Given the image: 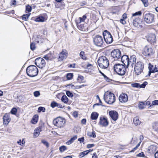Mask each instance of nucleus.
<instances>
[{"mask_svg": "<svg viewBox=\"0 0 158 158\" xmlns=\"http://www.w3.org/2000/svg\"><path fill=\"white\" fill-rule=\"evenodd\" d=\"M142 15V12L141 11L136 12L132 14V16H141Z\"/></svg>", "mask_w": 158, "mask_h": 158, "instance_id": "obj_40", "label": "nucleus"}, {"mask_svg": "<svg viewBox=\"0 0 158 158\" xmlns=\"http://www.w3.org/2000/svg\"><path fill=\"white\" fill-rule=\"evenodd\" d=\"M3 124L7 125L10 121V118L9 115L8 114H6L3 118Z\"/></svg>", "mask_w": 158, "mask_h": 158, "instance_id": "obj_20", "label": "nucleus"}, {"mask_svg": "<svg viewBox=\"0 0 158 158\" xmlns=\"http://www.w3.org/2000/svg\"><path fill=\"white\" fill-rule=\"evenodd\" d=\"M38 111L39 112H40L41 111L44 112L45 111V109L44 107L40 106L39 107Z\"/></svg>", "mask_w": 158, "mask_h": 158, "instance_id": "obj_39", "label": "nucleus"}, {"mask_svg": "<svg viewBox=\"0 0 158 158\" xmlns=\"http://www.w3.org/2000/svg\"><path fill=\"white\" fill-rule=\"evenodd\" d=\"M78 141H80V143H82L84 142V137H82L81 138L78 139Z\"/></svg>", "mask_w": 158, "mask_h": 158, "instance_id": "obj_56", "label": "nucleus"}, {"mask_svg": "<svg viewBox=\"0 0 158 158\" xmlns=\"http://www.w3.org/2000/svg\"><path fill=\"white\" fill-rule=\"evenodd\" d=\"M128 99V97L127 95L126 94H122L119 97V101L122 103L127 102Z\"/></svg>", "mask_w": 158, "mask_h": 158, "instance_id": "obj_16", "label": "nucleus"}, {"mask_svg": "<svg viewBox=\"0 0 158 158\" xmlns=\"http://www.w3.org/2000/svg\"><path fill=\"white\" fill-rule=\"evenodd\" d=\"M133 123L136 126H137L139 125L141 123V122L139 119L138 117H135L134 118Z\"/></svg>", "mask_w": 158, "mask_h": 158, "instance_id": "obj_23", "label": "nucleus"}, {"mask_svg": "<svg viewBox=\"0 0 158 158\" xmlns=\"http://www.w3.org/2000/svg\"><path fill=\"white\" fill-rule=\"evenodd\" d=\"M38 120V116L35 114L33 117L31 122L33 124H35L37 122Z\"/></svg>", "mask_w": 158, "mask_h": 158, "instance_id": "obj_26", "label": "nucleus"}, {"mask_svg": "<svg viewBox=\"0 0 158 158\" xmlns=\"http://www.w3.org/2000/svg\"><path fill=\"white\" fill-rule=\"evenodd\" d=\"M31 7L29 5L26 6V10L28 12H30L31 11Z\"/></svg>", "mask_w": 158, "mask_h": 158, "instance_id": "obj_50", "label": "nucleus"}, {"mask_svg": "<svg viewBox=\"0 0 158 158\" xmlns=\"http://www.w3.org/2000/svg\"><path fill=\"white\" fill-rule=\"evenodd\" d=\"M26 72L28 76L33 77L37 75L38 70L37 67L35 65H30L27 68Z\"/></svg>", "mask_w": 158, "mask_h": 158, "instance_id": "obj_3", "label": "nucleus"}, {"mask_svg": "<svg viewBox=\"0 0 158 158\" xmlns=\"http://www.w3.org/2000/svg\"><path fill=\"white\" fill-rule=\"evenodd\" d=\"M143 2L144 6L147 7L148 6V0H141Z\"/></svg>", "mask_w": 158, "mask_h": 158, "instance_id": "obj_46", "label": "nucleus"}, {"mask_svg": "<svg viewBox=\"0 0 158 158\" xmlns=\"http://www.w3.org/2000/svg\"><path fill=\"white\" fill-rule=\"evenodd\" d=\"M155 158H158V151L155 154Z\"/></svg>", "mask_w": 158, "mask_h": 158, "instance_id": "obj_64", "label": "nucleus"}, {"mask_svg": "<svg viewBox=\"0 0 158 158\" xmlns=\"http://www.w3.org/2000/svg\"><path fill=\"white\" fill-rule=\"evenodd\" d=\"M158 71V65H155L154 68V72H156Z\"/></svg>", "mask_w": 158, "mask_h": 158, "instance_id": "obj_55", "label": "nucleus"}, {"mask_svg": "<svg viewBox=\"0 0 158 158\" xmlns=\"http://www.w3.org/2000/svg\"><path fill=\"white\" fill-rule=\"evenodd\" d=\"M73 73H68L66 75V77L68 80L71 79L73 77Z\"/></svg>", "mask_w": 158, "mask_h": 158, "instance_id": "obj_35", "label": "nucleus"}, {"mask_svg": "<svg viewBox=\"0 0 158 158\" xmlns=\"http://www.w3.org/2000/svg\"><path fill=\"white\" fill-rule=\"evenodd\" d=\"M144 68L143 64L141 62H137L135 64V73L139 75L143 71Z\"/></svg>", "mask_w": 158, "mask_h": 158, "instance_id": "obj_8", "label": "nucleus"}, {"mask_svg": "<svg viewBox=\"0 0 158 158\" xmlns=\"http://www.w3.org/2000/svg\"><path fill=\"white\" fill-rule=\"evenodd\" d=\"M80 56L84 60H86L87 58L85 56V53L83 51H81L79 54Z\"/></svg>", "mask_w": 158, "mask_h": 158, "instance_id": "obj_30", "label": "nucleus"}, {"mask_svg": "<svg viewBox=\"0 0 158 158\" xmlns=\"http://www.w3.org/2000/svg\"><path fill=\"white\" fill-rule=\"evenodd\" d=\"M144 104L143 102H141L138 104V107L139 109H142L144 107Z\"/></svg>", "mask_w": 158, "mask_h": 158, "instance_id": "obj_41", "label": "nucleus"}, {"mask_svg": "<svg viewBox=\"0 0 158 158\" xmlns=\"http://www.w3.org/2000/svg\"><path fill=\"white\" fill-rule=\"evenodd\" d=\"M142 21L139 17L135 18L133 20V23L135 27H139L141 26Z\"/></svg>", "mask_w": 158, "mask_h": 158, "instance_id": "obj_19", "label": "nucleus"}, {"mask_svg": "<svg viewBox=\"0 0 158 158\" xmlns=\"http://www.w3.org/2000/svg\"><path fill=\"white\" fill-rule=\"evenodd\" d=\"M156 148L155 146H151L150 147L148 150L150 153H153L156 150Z\"/></svg>", "mask_w": 158, "mask_h": 158, "instance_id": "obj_33", "label": "nucleus"}, {"mask_svg": "<svg viewBox=\"0 0 158 158\" xmlns=\"http://www.w3.org/2000/svg\"><path fill=\"white\" fill-rule=\"evenodd\" d=\"M136 58L135 55H133L130 57V59H129V64H131V66L135 63L136 62Z\"/></svg>", "mask_w": 158, "mask_h": 158, "instance_id": "obj_21", "label": "nucleus"}, {"mask_svg": "<svg viewBox=\"0 0 158 158\" xmlns=\"http://www.w3.org/2000/svg\"><path fill=\"white\" fill-rule=\"evenodd\" d=\"M67 149L66 147L65 146H61L59 148V150L60 152H63L66 150Z\"/></svg>", "mask_w": 158, "mask_h": 158, "instance_id": "obj_38", "label": "nucleus"}, {"mask_svg": "<svg viewBox=\"0 0 158 158\" xmlns=\"http://www.w3.org/2000/svg\"><path fill=\"white\" fill-rule=\"evenodd\" d=\"M131 85L133 87H136V88H139V87L140 84L139 83H134L131 84Z\"/></svg>", "mask_w": 158, "mask_h": 158, "instance_id": "obj_51", "label": "nucleus"}, {"mask_svg": "<svg viewBox=\"0 0 158 158\" xmlns=\"http://www.w3.org/2000/svg\"><path fill=\"white\" fill-rule=\"evenodd\" d=\"M30 48L31 50L33 51L35 49V44L33 43H31L30 44Z\"/></svg>", "mask_w": 158, "mask_h": 158, "instance_id": "obj_44", "label": "nucleus"}, {"mask_svg": "<svg viewBox=\"0 0 158 158\" xmlns=\"http://www.w3.org/2000/svg\"><path fill=\"white\" fill-rule=\"evenodd\" d=\"M86 18V16L85 15H84L82 17H80L79 18V23H80L81 22H84Z\"/></svg>", "mask_w": 158, "mask_h": 158, "instance_id": "obj_37", "label": "nucleus"}, {"mask_svg": "<svg viewBox=\"0 0 158 158\" xmlns=\"http://www.w3.org/2000/svg\"><path fill=\"white\" fill-rule=\"evenodd\" d=\"M35 64L40 68H42L45 65V61L44 59L41 57L37 58L35 60Z\"/></svg>", "mask_w": 158, "mask_h": 158, "instance_id": "obj_12", "label": "nucleus"}, {"mask_svg": "<svg viewBox=\"0 0 158 158\" xmlns=\"http://www.w3.org/2000/svg\"><path fill=\"white\" fill-rule=\"evenodd\" d=\"M120 22L123 24H125L126 23V21L124 20V19H120Z\"/></svg>", "mask_w": 158, "mask_h": 158, "instance_id": "obj_61", "label": "nucleus"}, {"mask_svg": "<svg viewBox=\"0 0 158 158\" xmlns=\"http://www.w3.org/2000/svg\"><path fill=\"white\" fill-rule=\"evenodd\" d=\"M45 17L44 16H40L36 17L35 19V21L38 22H44L46 20Z\"/></svg>", "mask_w": 158, "mask_h": 158, "instance_id": "obj_22", "label": "nucleus"}, {"mask_svg": "<svg viewBox=\"0 0 158 158\" xmlns=\"http://www.w3.org/2000/svg\"><path fill=\"white\" fill-rule=\"evenodd\" d=\"M152 127L153 129L156 131L158 130V122H156L152 124Z\"/></svg>", "mask_w": 158, "mask_h": 158, "instance_id": "obj_31", "label": "nucleus"}, {"mask_svg": "<svg viewBox=\"0 0 158 158\" xmlns=\"http://www.w3.org/2000/svg\"><path fill=\"white\" fill-rule=\"evenodd\" d=\"M147 40L151 44H154L156 41V36L154 34H149L147 36Z\"/></svg>", "mask_w": 158, "mask_h": 158, "instance_id": "obj_15", "label": "nucleus"}, {"mask_svg": "<svg viewBox=\"0 0 158 158\" xmlns=\"http://www.w3.org/2000/svg\"><path fill=\"white\" fill-rule=\"evenodd\" d=\"M99 67L102 69H106L109 65V61L106 56H102L100 57L98 60Z\"/></svg>", "mask_w": 158, "mask_h": 158, "instance_id": "obj_4", "label": "nucleus"}, {"mask_svg": "<svg viewBox=\"0 0 158 158\" xmlns=\"http://www.w3.org/2000/svg\"><path fill=\"white\" fill-rule=\"evenodd\" d=\"M65 123V119L60 117L57 118L53 121L54 125L60 128L63 127Z\"/></svg>", "mask_w": 158, "mask_h": 158, "instance_id": "obj_7", "label": "nucleus"}, {"mask_svg": "<svg viewBox=\"0 0 158 158\" xmlns=\"http://www.w3.org/2000/svg\"><path fill=\"white\" fill-rule=\"evenodd\" d=\"M84 77L83 76L81 75L78 76V78H77V80L78 81V82L79 83H81L82 81L83 80Z\"/></svg>", "mask_w": 158, "mask_h": 158, "instance_id": "obj_43", "label": "nucleus"}, {"mask_svg": "<svg viewBox=\"0 0 158 158\" xmlns=\"http://www.w3.org/2000/svg\"><path fill=\"white\" fill-rule=\"evenodd\" d=\"M148 83L147 81H144L142 84L140 85V84L139 88H144L146 85H148Z\"/></svg>", "mask_w": 158, "mask_h": 158, "instance_id": "obj_45", "label": "nucleus"}, {"mask_svg": "<svg viewBox=\"0 0 158 158\" xmlns=\"http://www.w3.org/2000/svg\"><path fill=\"white\" fill-rule=\"evenodd\" d=\"M103 36L105 41L107 44H110L113 41L112 36L110 33L107 30L103 33Z\"/></svg>", "mask_w": 158, "mask_h": 158, "instance_id": "obj_9", "label": "nucleus"}, {"mask_svg": "<svg viewBox=\"0 0 158 158\" xmlns=\"http://www.w3.org/2000/svg\"><path fill=\"white\" fill-rule=\"evenodd\" d=\"M58 103L55 101L52 102L51 104V106L53 108L57 106Z\"/></svg>", "mask_w": 158, "mask_h": 158, "instance_id": "obj_42", "label": "nucleus"}, {"mask_svg": "<svg viewBox=\"0 0 158 158\" xmlns=\"http://www.w3.org/2000/svg\"><path fill=\"white\" fill-rule=\"evenodd\" d=\"M31 14H28L26 15H23L22 16V19L24 20H27L29 18Z\"/></svg>", "mask_w": 158, "mask_h": 158, "instance_id": "obj_34", "label": "nucleus"}, {"mask_svg": "<svg viewBox=\"0 0 158 158\" xmlns=\"http://www.w3.org/2000/svg\"><path fill=\"white\" fill-rule=\"evenodd\" d=\"M125 65L120 64H116L114 67V69L116 73L118 74L121 76L124 75L126 71Z\"/></svg>", "mask_w": 158, "mask_h": 158, "instance_id": "obj_1", "label": "nucleus"}, {"mask_svg": "<svg viewBox=\"0 0 158 158\" xmlns=\"http://www.w3.org/2000/svg\"><path fill=\"white\" fill-rule=\"evenodd\" d=\"M41 127H38L35 129L34 131V135L35 137L38 136L40 134V132L41 131Z\"/></svg>", "mask_w": 158, "mask_h": 158, "instance_id": "obj_24", "label": "nucleus"}, {"mask_svg": "<svg viewBox=\"0 0 158 158\" xmlns=\"http://www.w3.org/2000/svg\"><path fill=\"white\" fill-rule=\"evenodd\" d=\"M46 55L47 56H48V57L49 58H50V59H51L52 58V56L51 52H50L49 53H48V54H47Z\"/></svg>", "mask_w": 158, "mask_h": 158, "instance_id": "obj_63", "label": "nucleus"}, {"mask_svg": "<svg viewBox=\"0 0 158 158\" xmlns=\"http://www.w3.org/2000/svg\"><path fill=\"white\" fill-rule=\"evenodd\" d=\"M40 38L38 36V37L35 40V41L38 43H39L40 42V41H41V42H42V41H41V40H40Z\"/></svg>", "mask_w": 158, "mask_h": 158, "instance_id": "obj_62", "label": "nucleus"}, {"mask_svg": "<svg viewBox=\"0 0 158 158\" xmlns=\"http://www.w3.org/2000/svg\"><path fill=\"white\" fill-rule=\"evenodd\" d=\"M41 142L44 145H45L48 148L49 147V145L48 142L45 140H42L41 141Z\"/></svg>", "mask_w": 158, "mask_h": 158, "instance_id": "obj_48", "label": "nucleus"}, {"mask_svg": "<svg viewBox=\"0 0 158 158\" xmlns=\"http://www.w3.org/2000/svg\"><path fill=\"white\" fill-rule=\"evenodd\" d=\"M87 135L90 137L95 138L96 137L95 132L94 131H93L91 133L90 132H88L87 133Z\"/></svg>", "mask_w": 158, "mask_h": 158, "instance_id": "obj_32", "label": "nucleus"}, {"mask_svg": "<svg viewBox=\"0 0 158 158\" xmlns=\"http://www.w3.org/2000/svg\"><path fill=\"white\" fill-rule=\"evenodd\" d=\"M75 64H69L68 67L69 68H75Z\"/></svg>", "mask_w": 158, "mask_h": 158, "instance_id": "obj_59", "label": "nucleus"}, {"mask_svg": "<svg viewBox=\"0 0 158 158\" xmlns=\"http://www.w3.org/2000/svg\"><path fill=\"white\" fill-rule=\"evenodd\" d=\"M143 17L144 22L150 24L154 22V15L151 13H144Z\"/></svg>", "mask_w": 158, "mask_h": 158, "instance_id": "obj_6", "label": "nucleus"}, {"mask_svg": "<svg viewBox=\"0 0 158 158\" xmlns=\"http://www.w3.org/2000/svg\"><path fill=\"white\" fill-rule=\"evenodd\" d=\"M16 4V1L15 0H11L10 5H15Z\"/></svg>", "mask_w": 158, "mask_h": 158, "instance_id": "obj_58", "label": "nucleus"}, {"mask_svg": "<svg viewBox=\"0 0 158 158\" xmlns=\"http://www.w3.org/2000/svg\"><path fill=\"white\" fill-rule=\"evenodd\" d=\"M155 53L154 51L149 46L144 47L142 52V54L146 57H150Z\"/></svg>", "mask_w": 158, "mask_h": 158, "instance_id": "obj_5", "label": "nucleus"}, {"mask_svg": "<svg viewBox=\"0 0 158 158\" xmlns=\"http://www.w3.org/2000/svg\"><path fill=\"white\" fill-rule=\"evenodd\" d=\"M66 94L68 96L72 98L73 96V94L69 91H67L66 92Z\"/></svg>", "mask_w": 158, "mask_h": 158, "instance_id": "obj_47", "label": "nucleus"}, {"mask_svg": "<svg viewBox=\"0 0 158 158\" xmlns=\"http://www.w3.org/2000/svg\"><path fill=\"white\" fill-rule=\"evenodd\" d=\"M95 146V145L94 144H88L87 145V148H90Z\"/></svg>", "mask_w": 158, "mask_h": 158, "instance_id": "obj_57", "label": "nucleus"}, {"mask_svg": "<svg viewBox=\"0 0 158 158\" xmlns=\"http://www.w3.org/2000/svg\"><path fill=\"white\" fill-rule=\"evenodd\" d=\"M40 95V94L39 91H35L34 92V95L35 97H37Z\"/></svg>", "mask_w": 158, "mask_h": 158, "instance_id": "obj_52", "label": "nucleus"}, {"mask_svg": "<svg viewBox=\"0 0 158 158\" xmlns=\"http://www.w3.org/2000/svg\"><path fill=\"white\" fill-rule=\"evenodd\" d=\"M152 104L153 105H158V100H155L152 102Z\"/></svg>", "mask_w": 158, "mask_h": 158, "instance_id": "obj_53", "label": "nucleus"}, {"mask_svg": "<svg viewBox=\"0 0 158 158\" xmlns=\"http://www.w3.org/2000/svg\"><path fill=\"white\" fill-rule=\"evenodd\" d=\"M68 55V53L67 51L65 49L62 50V52L59 54L58 58V60L61 61L65 59L67 57Z\"/></svg>", "mask_w": 158, "mask_h": 158, "instance_id": "obj_13", "label": "nucleus"}, {"mask_svg": "<svg viewBox=\"0 0 158 158\" xmlns=\"http://www.w3.org/2000/svg\"><path fill=\"white\" fill-rule=\"evenodd\" d=\"M17 112V110L16 108H13L11 110V113L13 114H15Z\"/></svg>", "mask_w": 158, "mask_h": 158, "instance_id": "obj_49", "label": "nucleus"}, {"mask_svg": "<svg viewBox=\"0 0 158 158\" xmlns=\"http://www.w3.org/2000/svg\"><path fill=\"white\" fill-rule=\"evenodd\" d=\"M92 151V150L89 149L81 152L80 153L79 156L80 157H82L85 155H87L89 152Z\"/></svg>", "mask_w": 158, "mask_h": 158, "instance_id": "obj_25", "label": "nucleus"}, {"mask_svg": "<svg viewBox=\"0 0 158 158\" xmlns=\"http://www.w3.org/2000/svg\"><path fill=\"white\" fill-rule=\"evenodd\" d=\"M93 41L94 44L98 47H102L104 43L102 36L98 35H96L94 37Z\"/></svg>", "mask_w": 158, "mask_h": 158, "instance_id": "obj_10", "label": "nucleus"}, {"mask_svg": "<svg viewBox=\"0 0 158 158\" xmlns=\"http://www.w3.org/2000/svg\"><path fill=\"white\" fill-rule=\"evenodd\" d=\"M61 101L65 103H67L68 102V99L65 95H63L61 98Z\"/></svg>", "mask_w": 158, "mask_h": 158, "instance_id": "obj_29", "label": "nucleus"}, {"mask_svg": "<svg viewBox=\"0 0 158 158\" xmlns=\"http://www.w3.org/2000/svg\"><path fill=\"white\" fill-rule=\"evenodd\" d=\"M109 115L110 118L114 121H116L118 118V113L115 110H111L109 112Z\"/></svg>", "mask_w": 158, "mask_h": 158, "instance_id": "obj_14", "label": "nucleus"}, {"mask_svg": "<svg viewBox=\"0 0 158 158\" xmlns=\"http://www.w3.org/2000/svg\"><path fill=\"white\" fill-rule=\"evenodd\" d=\"M98 116V114L97 113L93 112L91 114V118L92 120H96L97 119Z\"/></svg>", "mask_w": 158, "mask_h": 158, "instance_id": "obj_27", "label": "nucleus"}, {"mask_svg": "<svg viewBox=\"0 0 158 158\" xmlns=\"http://www.w3.org/2000/svg\"><path fill=\"white\" fill-rule=\"evenodd\" d=\"M122 62L126 67H128L129 65V58L127 56L123 55L121 58Z\"/></svg>", "mask_w": 158, "mask_h": 158, "instance_id": "obj_18", "label": "nucleus"}, {"mask_svg": "<svg viewBox=\"0 0 158 158\" xmlns=\"http://www.w3.org/2000/svg\"><path fill=\"white\" fill-rule=\"evenodd\" d=\"M154 67L151 64L149 63V64L148 69L149 71L151 72L152 73L154 72Z\"/></svg>", "mask_w": 158, "mask_h": 158, "instance_id": "obj_36", "label": "nucleus"}, {"mask_svg": "<svg viewBox=\"0 0 158 158\" xmlns=\"http://www.w3.org/2000/svg\"><path fill=\"white\" fill-rule=\"evenodd\" d=\"M77 138V135H75L73 137L71 138V139L69 140L67 142H66V143L68 145L70 144L73 143L74 141L76 140Z\"/></svg>", "mask_w": 158, "mask_h": 158, "instance_id": "obj_28", "label": "nucleus"}, {"mask_svg": "<svg viewBox=\"0 0 158 158\" xmlns=\"http://www.w3.org/2000/svg\"><path fill=\"white\" fill-rule=\"evenodd\" d=\"M111 56L114 60H118L121 58V51L118 49L113 50L111 52Z\"/></svg>", "mask_w": 158, "mask_h": 158, "instance_id": "obj_11", "label": "nucleus"}, {"mask_svg": "<svg viewBox=\"0 0 158 158\" xmlns=\"http://www.w3.org/2000/svg\"><path fill=\"white\" fill-rule=\"evenodd\" d=\"M104 99L106 103L110 104L113 103L115 101L114 95L110 92H107L105 93Z\"/></svg>", "mask_w": 158, "mask_h": 158, "instance_id": "obj_2", "label": "nucleus"}, {"mask_svg": "<svg viewBox=\"0 0 158 158\" xmlns=\"http://www.w3.org/2000/svg\"><path fill=\"white\" fill-rule=\"evenodd\" d=\"M86 119L85 118L83 119L81 121V123L82 124H85L86 123Z\"/></svg>", "mask_w": 158, "mask_h": 158, "instance_id": "obj_60", "label": "nucleus"}, {"mask_svg": "<svg viewBox=\"0 0 158 158\" xmlns=\"http://www.w3.org/2000/svg\"><path fill=\"white\" fill-rule=\"evenodd\" d=\"M138 157H145V156L143 152H141L139 153L136 155Z\"/></svg>", "mask_w": 158, "mask_h": 158, "instance_id": "obj_54", "label": "nucleus"}, {"mask_svg": "<svg viewBox=\"0 0 158 158\" xmlns=\"http://www.w3.org/2000/svg\"><path fill=\"white\" fill-rule=\"evenodd\" d=\"M99 123L100 125L103 127L107 126L108 125V122L107 118L104 117L100 118Z\"/></svg>", "mask_w": 158, "mask_h": 158, "instance_id": "obj_17", "label": "nucleus"}]
</instances>
